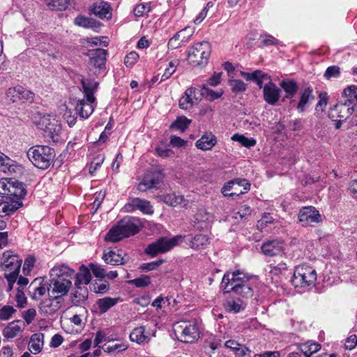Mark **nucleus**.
Segmentation results:
<instances>
[{
	"instance_id": "nucleus-1",
	"label": "nucleus",
	"mask_w": 357,
	"mask_h": 357,
	"mask_svg": "<svg viewBox=\"0 0 357 357\" xmlns=\"http://www.w3.org/2000/svg\"><path fill=\"white\" fill-rule=\"evenodd\" d=\"M257 280L255 277L248 276L240 271L226 272L221 282L223 294L234 293L242 297V299L227 300L224 305L226 311L236 314L244 310L246 303L243 299H248L253 296Z\"/></svg>"
},
{
	"instance_id": "nucleus-2",
	"label": "nucleus",
	"mask_w": 357,
	"mask_h": 357,
	"mask_svg": "<svg viewBox=\"0 0 357 357\" xmlns=\"http://www.w3.org/2000/svg\"><path fill=\"white\" fill-rule=\"evenodd\" d=\"M74 274V270L65 264L52 268L50 272L49 295L56 296V300L63 299L72 287Z\"/></svg>"
},
{
	"instance_id": "nucleus-3",
	"label": "nucleus",
	"mask_w": 357,
	"mask_h": 357,
	"mask_svg": "<svg viewBox=\"0 0 357 357\" xmlns=\"http://www.w3.org/2000/svg\"><path fill=\"white\" fill-rule=\"evenodd\" d=\"M142 227L139 219L134 217H125L109 230L105 240L112 243L118 242L124 238L135 235Z\"/></svg>"
},
{
	"instance_id": "nucleus-4",
	"label": "nucleus",
	"mask_w": 357,
	"mask_h": 357,
	"mask_svg": "<svg viewBox=\"0 0 357 357\" xmlns=\"http://www.w3.org/2000/svg\"><path fill=\"white\" fill-rule=\"evenodd\" d=\"M22 261L17 255H13L10 251H6L3 254L1 267L8 282L7 291H10L13 289L19 275Z\"/></svg>"
},
{
	"instance_id": "nucleus-5",
	"label": "nucleus",
	"mask_w": 357,
	"mask_h": 357,
	"mask_svg": "<svg viewBox=\"0 0 357 357\" xmlns=\"http://www.w3.org/2000/svg\"><path fill=\"white\" fill-rule=\"evenodd\" d=\"M27 157L35 167L46 169L52 162L55 157V151L48 146L38 145L29 149Z\"/></svg>"
},
{
	"instance_id": "nucleus-6",
	"label": "nucleus",
	"mask_w": 357,
	"mask_h": 357,
	"mask_svg": "<svg viewBox=\"0 0 357 357\" xmlns=\"http://www.w3.org/2000/svg\"><path fill=\"white\" fill-rule=\"evenodd\" d=\"M34 123L37 127L43 130L45 135L52 141L57 142L59 133L61 131V126L56 116L51 114H43L38 113L33 119Z\"/></svg>"
},
{
	"instance_id": "nucleus-7",
	"label": "nucleus",
	"mask_w": 357,
	"mask_h": 357,
	"mask_svg": "<svg viewBox=\"0 0 357 357\" xmlns=\"http://www.w3.org/2000/svg\"><path fill=\"white\" fill-rule=\"evenodd\" d=\"M184 239L185 236H183V235H176L172 238L160 237L149 244L145 248L144 252L151 257L166 253L181 243Z\"/></svg>"
},
{
	"instance_id": "nucleus-8",
	"label": "nucleus",
	"mask_w": 357,
	"mask_h": 357,
	"mask_svg": "<svg viewBox=\"0 0 357 357\" xmlns=\"http://www.w3.org/2000/svg\"><path fill=\"white\" fill-rule=\"evenodd\" d=\"M316 280V271L310 266L301 265L295 268L291 281L295 288L305 289L314 286Z\"/></svg>"
},
{
	"instance_id": "nucleus-9",
	"label": "nucleus",
	"mask_w": 357,
	"mask_h": 357,
	"mask_svg": "<svg viewBox=\"0 0 357 357\" xmlns=\"http://www.w3.org/2000/svg\"><path fill=\"white\" fill-rule=\"evenodd\" d=\"M211 52L208 42L202 41L194 44L188 50V61L193 67L206 65Z\"/></svg>"
},
{
	"instance_id": "nucleus-10",
	"label": "nucleus",
	"mask_w": 357,
	"mask_h": 357,
	"mask_svg": "<svg viewBox=\"0 0 357 357\" xmlns=\"http://www.w3.org/2000/svg\"><path fill=\"white\" fill-rule=\"evenodd\" d=\"M174 331L178 340L184 343H192L199 337V328L195 322L181 321Z\"/></svg>"
},
{
	"instance_id": "nucleus-11",
	"label": "nucleus",
	"mask_w": 357,
	"mask_h": 357,
	"mask_svg": "<svg viewBox=\"0 0 357 357\" xmlns=\"http://www.w3.org/2000/svg\"><path fill=\"white\" fill-rule=\"evenodd\" d=\"M0 194L4 197L22 201L26 194V190L23 183L17 180H10L6 183L0 182Z\"/></svg>"
},
{
	"instance_id": "nucleus-12",
	"label": "nucleus",
	"mask_w": 357,
	"mask_h": 357,
	"mask_svg": "<svg viewBox=\"0 0 357 357\" xmlns=\"http://www.w3.org/2000/svg\"><path fill=\"white\" fill-rule=\"evenodd\" d=\"M298 218V222L303 227L310 226L313 223H320L323 220L319 211L312 206L302 207L299 211Z\"/></svg>"
},
{
	"instance_id": "nucleus-13",
	"label": "nucleus",
	"mask_w": 357,
	"mask_h": 357,
	"mask_svg": "<svg viewBox=\"0 0 357 357\" xmlns=\"http://www.w3.org/2000/svg\"><path fill=\"white\" fill-rule=\"evenodd\" d=\"M53 295H49L47 298L43 300L39 304V310L44 315H53L61 307L63 302V299H56Z\"/></svg>"
},
{
	"instance_id": "nucleus-14",
	"label": "nucleus",
	"mask_w": 357,
	"mask_h": 357,
	"mask_svg": "<svg viewBox=\"0 0 357 357\" xmlns=\"http://www.w3.org/2000/svg\"><path fill=\"white\" fill-rule=\"evenodd\" d=\"M102 259L107 264L112 266L121 265L127 263L130 257L123 250L114 249L104 252Z\"/></svg>"
},
{
	"instance_id": "nucleus-15",
	"label": "nucleus",
	"mask_w": 357,
	"mask_h": 357,
	"mask_svg": "<svg viewBox=\"0 0 357 357\" xmlns=\"http://www.w3.org/2000/svg\"><path fill=\"white\" fill-rule=\"evenodd\" d=\"M107 54V51L104 49L89 50L88 53L89 67L99 70L105 69Z\"/></svg>"
},
{
	"instance_id": "nucleus-16",
	"label": "nucleus",
	"mask_w": 357,
	"mask_h": 357,
	"mask_svg": "<svg viewBox=\"0 0 357 357\" xmlns=\"http://www.w3.org/2000/svg\"><path fill=\"white\" fill-rule=\"evenodd\" d=\"M127 212L131 213L136 210L140 211L144 214L153 213V206L150 202L146 199L140 198L131 199L124 206Z\"/></svg>"
},
{
	"instance_id": "nucleus-17",
	"label": "nucleus",
	"mask_w": 357,
	"mask_h": 357,
	"mask_svg": "<svg viewBox=\"0 0 357 357\" xmlns=\"http://www.w3.org/2000/svg\"><path fill=\"white\" fill-rule=\"evenodd\" d=\"M261 249L268 257L282 256L284 251L282 242L277 239L264 242Z\"/></svg>"
},
{
	"instance_id": "nucleus-18",
	"label": "nucleus",
	"mask_w": 357,
	"mask_h": 357,
	"mask_svg": "<svg viewBox=\"0 0 357 357\" xmlns=\"http://www.w3.org/2000/svg\"><path fill=\"white\" fill-rule=\"evenodd\" d=\"M264 100L271 105H275L280 98V89L271 81L263 87Z\"/></svg>"
},
{
	"instance_id": "nucleus-19",
	"label": "nucleus",
	"mask_w": 357,
	"mask_h": 357,
	"mask_svg": "<svg viewBox=\"0 0 357 357\" xmlns=\"http://www.w3.org/2000/svg\"><path fill=\"white\" fill-rule=\"evenodd\" d=\"M91 14H93L100 19H111L112 8L110 5L104 1L95 2L89 8Z\"/></svg>"
},
{
	"instance_id": "nucleus-20",
	"label": "nucleus",
	"mask_w": 357,
	"mask_h": 357,
	"mask_svg": "<svg viewBox=\"0 0 357 357\" xmlns=\"http://www.w3.org/2000/svg\"><path fill=\"white\" fill-rule=\"evenodd\" d=\"M95 101H89L87 98H84L77 100L75 104L72 103V105L75 108L76 114H78L82 119H87L93 112L94 107L93 103Z\"/></svg>"
},
{
	"instance_id": "nucleus-21",
	"label": "nucleus",
	"mask_w": 357,
	"mask_h": 357,
	"mask_svg": "<svg viewBox=\"0 0 357 357\" xmlns=\"http://www.w3.org/2000/svg\"><path fill=\"white\" fill-rule=\"evenodd\" d=\"M213 217L204 209L197 211L194 216L193 227L197 230H203L206 229L212 222Z\"/></svg>"
},
{
	"instance_id": "nucleus-22",
	"label": "nucleus",
	"mask_w": 357,
	"mask_h": 357,
	"mask_svg": "<svg viewBox=\"0 0 357 357\" xmlns=\"http://www.w3.org/2000/svg\"><path fill=\"white\" fill-rule=\"evenodd\" d=\"M5 199L6 200L0 204V217L10 215L22 206V202L20 200L8 197H5Z\"/></svg>"
},
{
	"instance_id": "nucleus-23",
	"label": "nucleus",
	"mask_w": 357,
	"mask_h": 357,
	"mask_svg": "<svg viewBox=\"0 0 357 357\" xmlns=\"http://www.w3.org/2000/svg\"><path fill=\"white\" fill-rule=\"evenodd\" d=\"M217 144V137L211 132H205L196 142L197 149L202 151H210Z\"/></svg>"
},
{
	"instance_id": "nucleus-24",
	"label": "nucleus",
	"mask_w": 357,
	"mask_h": 357,
	"mask_svg": "<svg viewBox=\"0 0 357 357\" xmlns=\"http://www.w3.org/2000/svg\"><path fill=\"white\" fill-rule=\"evenodd\" d=\"M74 24L85 29H91L96 32H99L102 26V24L96 20L81 15L75 18Z\"/></svg>"
},
{
	"instance_id": "nucleus-25",
	"label": "nucleus",
	"mask_w": 357,
	"mask_h": 357,
	"mask_svg": "<svg viewBox=\"0 0 357 357\" xmlns=\"http://www.w3.org/2000/svg\"><path fill=\"white\" fill-rule=\"evenodd\" d=\"M314 99L313 91L310 87L305 89L301 92L299 101L296 107L298 112H303Z\"/></svg>"
},
{
	"instance_id": "nucleus-26",
	"label": "nucleus",
	"mask_w": 357,
	"mask_h": 357,
	"mask_svg": "<svg viewBox=\"0 0 357 357\" xmlns=\"http://www.w3.org/2000/svg\"><path fill=\"white\" fill-rule=\"evenodd\" d=\"M196 89L190 87L187 89L184 95L179 100V107L182 109H188L192 107L195 103L197 102L195 98Z\"/></svg>"
},
{
	"instance_id": "nucleus-27",
	"label": "nucleus",
	"mask_w": 357,
	"mask_h": 357,
	"mask_svg": "<svg viewBox=\"0 0 357 357\" xmlns=\"http://www.w3.org/2000/svg\"><path fill=\"white\" fill-rule=\"evenodd\" d=\"M183 241L190 242V246L192 249H204L209 243V238L204 234H197L192 237L191 235H184Z\"/></svg>"
},
{
	"instance_id": "nucleus-28",
	"label": "nucleus",
	"mask_w": 357,
	"mask_h": 357,
	"mask_svg": "<svg viewBox=\"0 0 357 357\" xmlns=\"http://www.w3.org/2000/svg\"><path fill=\"white\" fill-rule=\"evenodd\" d=\"M280 86L284 91L285 96L284 98L290 100V104H294L295 100L293 97L296 93L298 86L297 83L292 79H283L280 83Z\"/></svg>"
},
{
	"instance_id": "nucleus-29",
	"label": "nucleus",
	"mask_w": 357,
	"mask_h": 357,
	"mask_svg": "<svg viewBox=\"0 0 357 357\" xmlns=\"http://www.w3.org/2000/svg\"><path fill=\"white\" fill-rule=\"evenodd\" d=\"M160 182V176L156 174L146 175L142 181L138 184L137 190L145 192L148 189L155 188Z\"/></svg>"
},
{
	"instance_id": "nucleus-30",
	"label": "nucleus",
	"mask_w": 357,
	"mask_h": 357,
	"mask_svg": "<svg viewBox=\"0 0 357 357\" xmlns=\"http://www.w3.org/2000/svg\"><path fill=\"white\" fill-rule=\"evenodd\" d=\"M91 275L89 268L85 265L80 266L79 272L76 274V280L75 281V287L88 284L91 282Z\"/></svg>"
},
{
	"instance_id": "nucleus-31",
	"label": "nucleus",
	"mask_w": 357,
	"mask_h": 357,
	"mask_svg": "<svg viewBox=\"0 0 357 357\" xmlns=\"http://www.w3.org/2000/svg\"><path fill=\"white\" fill-rule=\"evenodd\" d=\"M82 86L84 96L89 101H95L94 93L98 86V82L93 81H86L82 79Z\"/></svg>"
},
{
	"instance_id": "nucleus-32",
	"label": "nucleus",
	"mask_w": 357,
	"mask_h": 357,
	"mask_svg": "<svg viewBox=\"0 0 357 357\" xmlns=\"http://www.w3.org/2000/svg\"><path fill=\"white\" fill-rule=\"evenodd\" d=\"M44 335L43 333H35L32 335L29 343V348L31 352L37 354L41 351L43 345Z\"/></svg>"
},
{
	"instance_id": "nucleus-33",
	"label": "nucleus",
	"mask_w": 357,
	"mask_h": 357,
	"mask_svg": "<svg viewBox=\"0 0 357 357\" xmlns=\"http://www.w3.org/2000/svg\"><path fill=\"white\" fill-rule=\"evenodd\" d=\"M120 298L105 297L97 301V305L101 313L106 312L118 302L121 301Z\"/></svg>"
},
{
	"instance_id": "nucleus-34",
	"label": "nucleus",
	"mask_w": 357,
	"mask_h": 357,
	"mask_svg": "<svg viewBox=\"0 0 357 357\" xmlns=\"http://www.w3.org/2000/svg\"><path fill=\"white\" fill-rule=\"evenodd\" d=\"M130 340L139 344L149 341V337L145 335V328L139 326L135 328L130 334Z\"/></svg>"
},
{
	"instance_id": "nucleus-35",
	"label": "nucleus",
	"mask_w": 357,
	"mask_h": 357,
	"mask_svg": "<svg viewBox=\"0 0 357 357\" xmlns=\"http://www.w3.org/2000/svg\"><path fill=\"white\" fill-rule=\"evenodd\" d=\"M298 349L305 357H310L321 349V345L316 342H307L298 346Z\"/></svg>"
},
{
	"instance_id": "nucleus-36",
	"label": "nucleus",
	"mask_w": 357,
	"mask_h": 357,
	"mask_svg": "<svg viewBox=\"0 0 357 357\" xmlns=\"http://www.w3.org/2000/svg\"><path fill=\"white\" fill-rule=\"evenodd\" d=\"M223 93L224 91L222 89H219L218 91H215L204 84L202 87L201 94L208 100L213 101L220 98L222 96Z\"/></svg>"
},
{
	"instance_id": "nucleus-37",
	"label": "nucleus",
	"mask_w": 357,
	"mask_h": 357,
	"mask_svg": "<svg viewBox=\"0 0 357 357\" xmlns=\"http://www.w3.org/2000/svg\"><path fill=\"white\" fill-rule=\"evenodd\" d=\"M77 290L73 294L72 302L74 304L84 303L88 298V291L85 287H76Z\"/></svg>"
},
{
	"instance_id": "nucleus-38",
	"label": "nucleus",
	"mask_w": 357,
	"mask_h": 357,
	"mask_svg": "<svg viewBox=\"0 0 357 357\" xmlns=\"http://www.w3.org/2000/svg\"><path fill=\"white\" fill-rule=\"evenodd\" d=\"M21 327L15 324V322L10 323L3 330V335L6 338H13L21 332Z\"/></svg>"
},
{
	"instance_id": "nucleus-39",
	"label": "nucleus",
	"mask_w": 357,
	"mask_h": 357,
	"mask_svg": "<svg viewBox=\"0 0 357 357\" xmlns=\"http://www.w3.org/2000/svg\"><path fill=\"white\" fill-rule=\"evenodd\" d=\"M164 202L172 206H176L184 204V197L183 195H176L175 194H167L164 196Z\"/></svg>"
},
{
	"instance_id": "nucleus-40",
	"label": "nucleus",
	"mask_w": 357,
	"mask_h": 357,
	"mask_svg": "<svg viewBox=\"0 0 357 357\" xmlns=\"http://www.w3.org/2000/svg\"><path fill=\"white\" fill-rule=\"evenodd\" d=\"M70 0H46L47 7L51 10H63L69 4Z\"/></svg>"
},
{
	"instance_id": "nucleus-41",
	"label": "nucleus",
	"mask_w": 357,
	"mask_h": 357,
	"mask_svg": "<svg viewBox=\"0 0 357 357\" xmlns=\"http://www.w3.org/2000/svg\"><path fill=\"white\" fill-rule=\"evenodd\" d=\"M251 212L252 210L250 207L247 204H244L241 206L238 210L234 213L233 218L238 222L243 221L247 219V218L251 215Z\"/></svg>"
},
{
	"instance_id": "nucleus-42",
	"label": "nucleus",
	"mask_w": 357,
	"mask_h": 357,
	"mask_svg": "<svg viewBox=\"0 0 357 357\" xmlns=\"http://www.w3.org/2000/svg\"><path fill=\"white\" fill-rule=\"evenodd\" d=\"M231 139L235 142H239L243 146L250 148L254 146L257 142L253 138H248L243 135L234 134L231 137Z\"/></svg>"
},
{
	"instance_id": "nucleus-43",
	"label": "nucleus",
	"mask_w": 357,
	"mask_h": 357,
	"mask_svg": "<svg viewBox=\"0 0 357 357\" xmlns=\"http://www.w3.org/2000/svg\"><path fill=\"white\" fill-rule=\"evenodd\" d=\"M21 91H22V86L9 88L6 92V99L12 102H19Z\"/></svg>"
},
{
	"instance_id": "nucleus-44",
	"label": "nucleus",
	"mask_w": 357,
	"mask_h": 357,
	"mask_svg": "<svg viewBox=\"0 0 357 357\" xmlns=\"http://www.w3.org/2000/svg\"><path fill=\"white\" fill-rule=\"evenodd\" d=\"M229 85L234 93H239L244 92L247 87L246 84L241 79H231L229 81Z\"/></svg>"
},
{
	"instance_id": "nucleus-45",
	"label": "nucleus",
	"mask_w": 357,
	"mask_h": 357,
	"mask_svg": "<svg viewBox=\"0 0 357 357\" xmlns=\"http://www.w3.org/2000/svg\"><path fill=\"white\" fill-rule=\"evenodd\" d=\"M46 292L49 294V283L40 284L38 287L33 289V291L31 294V298L34 301H38L46 294Z\"/></svg>"
},
{
	"instance_id": "nucleus-46",
	"label": "nucleus",
	"mask_w": 357,
	"mask_h": 357,
	"mask_svg": "<svg viewBox=\"0 0 357 357\" xmlns=\"http://www.w3.org/2000/svg\"><path fill=\"white\" fill-rule=\"evenodd\" d=\"M269 268V273L274 276H279L287 270V266L284 261H281L276 265L271 264H270Z\"/></svg>"
},
{
	"instance_id": "nucleus-47",
	"label": "nucleus",
	"mask_w": 357,
	"mask_h": 357,
	"mask_svg": "<svg viewBox=\"0 0 357 357\" xmlns=\"http://www.w3.org/2000/svg\"><path fill=\"white\" fill-rule=\"evenodd\" d=\"M191 121L187 119L185 116H180L172 124V128H176V129L183 132L190 124Z\"/></svg>"
},
{
	"instance_id": "nucleus-48",
	"label": "nucleus",
	"mask_w": 357,
	"mask_h": 357,
	"mask_svg": "<svg viewBox=\"0 0 357 357\" xmlns=\"http://www.w3.org/2000/svg\"><path fill=\"white\" fill-rule=\"evenodd\" d=\"M128 283L136 287H145L151 284V278L148 275H142L139 278L128 281Z\"/></svg>"
},
{
	"instance_id": "nucleus-49",
	"label": "nucleus",
	"mask_w": 357,
	"mask_h": 357,
	"mask_svg": "<svg viewBox=\"0 0 357 357\" xmlns=\"http://www.w3.org/2000/svg\"><path fill=\"white\" fill-rule=\"evenodd\" d=\"M151 10L150 3H140L135 7L133 13L136 17H142L149 13Z\"/></svg>"
},
{
	"instance_id": "nucleus-50",
	"label": "nucleus",
	"mask_w": 357,
	"mask_h": 357,
	"mask_svg": "<svg viewBox=\"0 0 357 357\" xmlns=\"http://www.w3.org/2000/svg\"><path fill=\"white\" fill-rule=\"evenodd\" d=\"M15 312L16 310L13 306L4 305L0 309V320H8Z\"/></svg>"
},
{
	"instance_id": "nucleus-51",
	"label": "nucleus",
	"mask_w": 357,
	"mask_h": 357,
	"mask_svg": "<svg viewBox=\"0 0 357 357\" xmlns=\"http://www.w3.org/2000/svg\"><path fill=\"white\" fill-rule=\"evenodd\" d=\"M91 291L96 294H105L108 291L109 289V284L107 282H94L90 285Z\"/></svg>"
},
{
	"instance_id": "nucleus-52",
	"label": "nucleus",
	"mask_w": 357,
	"mask_h": 357,
	"mask_svg": "<svg viewBox=\"0 0 357 357\" xmlns=\"http://www.w3.org/2000/svg\"><path fill=\"white\" fill-rule=\"evenodd\" d=\"M178 64V60H174L169 62V67L165 70L164 73L161 76L160 82H163L169 79L176 71V67Z\"/></svg>"
},
{
	"instance_id": "nucleus-53",
	"label": "nucleus",
	"mask_w": 357,
	"mask_h": 357,
	"mask_svg": "<svg viewBox=\"0 0 357 357\" xmlns=\"http://www.w3.org/2000/svg\"><path fill=\"white\" fill-rule=\"evenodd\" d=\"M89 270L91 271L95 277L102 279L106 275V271L102 266L90 263Z\"/></svg>"
},
{
	"instance_id": "nucleus-54",
	"label": "nucleus",
	"mask_w": 357,
	"mask_h": 357,
	"mask_svg": "<svg viewBox=\"0 0 357 357\" xmlns=\"http://www.w3.org/2000/svg\"><path fill=\"white\" fill-rule=\"evenodd\" d=\"M13 160L3 153H0V171L6 172L10 171Z\"/></svg>"
},
{
	"instance_id": "nucleus-55",
	"label": "nucleus",
	"mask_w": 357,
	"mask_h": 357,
	"mask_svg": "<svg viewBox=\"0 0 357 357\" xmlns=\"http://www.w3.org/2000/svg\"><path fill=\"white\" fill-rule=\"evenodd\" d=\"M182 33H176L172 37L168 42V47L172 50H175L181 45H184L180 39Z\"/></svg>"
},
{
	"instance_id": "nucleus-56",
	"label": "nucleus",
	"mask_w": 357,
	"mask_h": 357,
	"mask_svg": "<svg viewBox=\"0 0 357 357\" xmlns=\"http://www.w3.org/2000/svg\"><path fill=\"white\" fill-rule=\"evenodd\" d=\"M163 259H159L151 262L144 263L141 265L140 268L146 271H153L157 269L160 265L163 264Z\"/></svg>"
},
{
	"instance_id": "nucleus-57",
	"label": "nucleus",
	"mask_w": 357,
	"mask_h": 357,
	"mask_svg": "<svg viewBox=\"0 0 357 357\" xmlns=\"http://www.w3.org/2000/svg\"><path fill=\"white\" fill-rule=\"evenodd\" d=\"M35 94L24 87H22V91H21V95L20 96V101L25 102H32L34 99Z\"/></svg>"
},
{
	"instance_id": "nucleus-58",
	"label": "nucleus",
	"mask_w": 357,
	"mask_h": 357,
	"mask_svg": "<svg viewBox=\"0 0 357 357\" xmlns=\"http://www.w3.org/2000/svg\"><path fill=\"white\" fill-rule=\"evenodd\" d=\"M139 55L135 52H130L128 53L125 59L124 63L127 67L132 66L138 60Z\"/></svg>"
},
{
	"instance_id": "nucleus-59",
	"label": "nucleus",
	"mask_w": 357,
	"mask_h": 357,
	"mask_svg": "<svg viewBox=\"0 0 357 357\" xmlns=\"http://www.w3.org/2000/svg\"><path fill=\"white\" fill-rule=\"evenodd\" d=\"M77 114H76V112L73 114L71 110L68 107L66 108V110L63 114V118L65 119V120L66 121L70 127H72L75 124L77 120Z\"/></svg>"
},
{
	"instance_id": "nucleus-60",
	"label": "nucleus",
	"mask_w": 357,
	"mask_h": 357,
	"mask_svg": "<svg viewBox=\"0 0 357 357\" xmlns=\"http://www.w3.org/2000/svg\"><path fill=\"white\" fill-rule=\"evenodd\" d=\"M15 301L19 307H23L26 303V297L25 296L24 289H17L15 296Z\"/></svg>"
},
{
	"instance_id": "nucleus-61",
	"label": "nucleus",
	"mask_w": 357,
	"mask_h": 357,
	"mask_svg": "<svg viewBox=\"0 0 357 357\" xmlns=\"http://www.w3.org/2000/svg\"><path fill=\"white\" fill-rule=\"evenodd\" d=\"M36 262V259L34 257L30 256L27 257L24 263L22 271L24 274H28L30 273L31 269L34 266V264Z\"/></svg>"
},
{
	"instance_id": "nucleus-62",
	"label": "nucleus",
	"mask_w": 357,
	"mask_h": 357,
	"mask_svg": "<svg viewBox=\"0 0 357 357\" xmlns=\"http://www.w3.org/2000/svg\"><path fill=\"white\" fill-rule=\"evenodd\" d=\"M157 155L162 158H167L173 155L174 152L167 148L162 146H158L155 149Z\"/></svg>"
},
{
	"instance_id": "nucleus-63",
	"label": "nucleus",
	"mask_w": 357,
	"mask_h": 357,
	"mask_svg": "<svg viewBox=\"0 0 357 357\" xmlns=\"http://www.w3.org/2000/svg\"><path fill=\"white\" fill-rule=\"evenodd\" d=\"M177 33H182L181 36H180V39L181 42L185 44L188 42L194 31L192 28L187 27L181 30L180 31H178Z\"/></svg>"
},
{
	"instance_id": "nucleus-64",
	"label": "nucleus",
	"mask_w": 357,
	"mask_h": 357,
	"mask_svg": "<svg viewBox=\"0 0 357 357\" xmlns=\"http://www.w3.org/2000/svg\"><path fill=\"white\" fill-rule=\"evenodd\" d=\"M36 316V311L33 308H29L23 312L22 317L27 324H30Z\"/></svg>"
}]
</instances>
